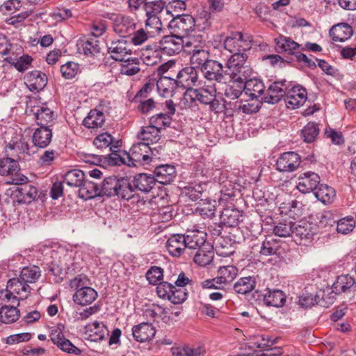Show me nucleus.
I'll return each instance as SVG.
<instances>
[{
    "label": "nucleus",
    "mask_w": 356,
    "mask_h": 356,
    "mask_svg": "<svg viewBox=\"0 0 356 356\" xmlns=\"http://www.w3.org/2000/svg\"><path fill=\"white\" fill-rule=\"evenodd\" d=\"M202 15L203 17H200L196 20L189 15H180L177 14L169 23V28L171 33L175 34L177 36H181V38H185L189 33L193 31L195 26V22H198V26H200V21H202V29H205L211 26L210 14L204 11Z\"/></svg>",
    "instance_id": "1"
},
{
    "label": "nucleus",
    "mask_w": 356,
    "mask_h": 356,
    "mask_svg": "<svg viewBox=\"0 0 356 356\" xmlns=\"http://www.w3.org/2000/svg\"><path fill=\"white\" fill-rule=\"evenodd\" d=\"M99 191L101 196L112 197L116 195L127 200L131 199L134 195L132 185L127 178L106 177L104 179L102 185L99 186Z\"/></svg>",
    "instance_id": "2"
},
{
    "label": "nucleus",
    "mask_w": 356,
    "mask_h": 356,
    "mask_svg": "<svg viewBox=\"0 0 356 356\" xmlns=\"http://www.w3.org/2000/svg\"><path fill=\"white\" fill-rule=\"evenodd\" d=\"M19 170V164L15 159L7 157L0 160V175L10 176L8 184H24L29 181L27 177L18 174Z\"/></svg>",
    "instance_id": "3"
},
{
    "label": "nucleus",
    "mask_w": 356,
    "mask_h": 356,
    "mask_svg": "<svg viewBox=\"0 0 356 356\" xmlns=\"http://www.w3.org/2000/svg\"><path fill=\"white\" fill-rule=\"evenodd\" d=\"M156 293L159 298L168 300L175 305L182 303L188 296L185 289L177 288L167 282H162L158 284Z\"/></svg>",
    "instance_id": "4"
},
{
    "label": "nucleus",
    "mask_w": 356,
    "mask_h": 356,
    "mask_svg": "<svg viewBox=\"0 0 356 356\" xmlns=\"http://www.w3.org/2000/svg\"><path fill=\"white\" fill-rule=\"evenodd\" d=\"M252 37L249 34L235 32L226 38L224 47L231 53L244 52L251 48Z\"/></svg>",
    "instance_id": "5"
},
{
    "label": "nucleus",
    "mask_w": 356,
    "mask_h": 356,
    "mask_svg": "<svg viewBox=\"0 0 356 356\" xmlns=\"http://www.w3.org/2000/svg\"><path fill=\"white\" fill-rule=\"evenodd\" d=\"M200 71L204 81H208L209 83L227 82L226 70H224L223 65L216 60H209V63L203 68H201Z\"/></svg>",
    "instance_id": "6"
},
{
    "label": "nucleus",
    "mask_w": 356,
    "mask_h": 356,
    "mask_svg": "<svg viewBox=\"0 0 356 356\" xmlns=\"http://www.w3.org/2000/svg\"><path fill=\"white\" fill-rule=\"evenodd\" d=\"M307 91L300 86H291L287 83L285 92V103L288 108L296 109L302 106L307 100Z\"/></svg>",
    "instance_id": "7"
},
{
    "label": "nucleus",
    "mask_w": 356,
    "mask_h": 356,
    "mask_svg": "<svg viewBox=\"0 0 356 356\" xmlns=\"http://www.w3.org/2000/svg\"><path fill=\"white\" fill-rule=\"evenodd\" d=\"M147 145L138 143L132 145L125 158H120V161L129 166H136L137 163H147L149 156L145 154L147 152Z\"/></svg>",
    "instance_id": "8"
},
{
    "label": "nucleus",
    "mask_w": 356,
    "mask_h": 356,
    "mask_svg": "<svg viewBox=\"0 0 356 356\" xmlns=\"http://www.w3.org/2000/svg\"><path fill=\"white\" fill-rule=\"evenodd\" d=\"M301 163L300 156L294 152L282 154L277 160L276 169L282 172H291L298 169Z\"/></svg>",
    "instance_id": "9"
},
{
    "label": "nucleus",
    "mask_w": 356,
    "mask_h": 356,
    "mask_svg": "<svg viewBox=\"0 0 356 356\" xmlns=\"http://www.w3.org/2000/svg\"><path fill=\"white\" fill-rule=\"evenodd\" d=\"M159 48L162 51L169 56L179 54L184 50V42L181 36H177L171 33V35L164 36L159 42Z\"/></svg>",
    "instance_id": "10"
},
{
    "label": "nucleus",
    "mask_w": 356,
    "mask_h": 356,
    "mask_svg": "<svg viewBox=\"0 0 356 356\" xmlns=\"http://www.w3.org/2000/svg\"><path fill=\"white\" fill-rule=\"evenodd\" d=\"M286 89V80L275 81L268 86L261 97V101L272 104L278 103L283 97H285Z\"/></svg>",
    "instance_id": "11"
},
{
    "label": "nucleus",
    "mask_w": 356,
    "mask_h": 356,
    "mask_svg": "<svg viewBox=\"0 0 356 356\" xmlns=\"http://www.w3.org/2000/svg\"><path fill=\"white\" fill-rule=\"evenodd\" d=\"M177 81L179 87L189 88L198 86L204 80L199 79L196 68L188 66L178 72Z\"/></svg>",
    "instance_id": "12"
},
{
    "label": "nucleus",
    "mask_w": 356,
    "mask_h": 356,
    "mask_svg": "<svg viewBox=\"0 0 356 356\" xmlns=\"http://www.w3.org/2000/svg\"><path fill=\"white\" fill-rule=\"evenodd\" d=\"M107 47L111 57L117 61H123L132 53L129 44L124 39L112 41Z\"/></svg>",
    "instance_id": "13"
},
{
    "label": "nucleus",
    "mask_w": 356,
    "mask_h": 356,
    "mask_svg": "<svg viewBox=\"0 0 356 356\" xmlns=\"http://www.w3.org/2000/svg\"><path fill=\"white\" fill-rule=\"evenodd\" d=\"M31 112L33 113L35 122L40 127L50 128L55 123L56 115L49 108L45 106H34Z\"/></svg>",
    "instance_id": "14"
},
{
    "label": "nucleus",
    "mask_w": 356,
    "mask_h": 356,
    "mask_svg": "<svg viewBox=\"0 0 356 356\" xmlns=\"http://www.w3.org/2000/svg\"><path fill=\"white\" fill-rule=\"evenodd\" d=\"M321 179L318 174L313 172H306L298 177L297 188L302 193H308L315 191L320 184Z\"/></svg>",
    "instance_id": "15"
},
{
    "label": "nucleus",
    "mask_w": 356,
    "mask_h": 356,
    "mask_svg": "<svg viewBox=\"0 0 356 356\" xmlns=\"http://www.w3.org/2000/svg\"><path fill=\"white\" fill-rule=\"evenodd\" d=\"M166 248L169 254L174 257H179L188 252L184 234H173L167 241Z\"/></svg>",
    "instance_id": "16"
},
{
    "label": "nucleus",
    "mask_w": 356,
    "mask_h": 356,
    "mask_svg": "<svg viewBox=\"0 0 356 356\" xmlns=\"http://www.w3.org/2000/svg\"><path fill=\"white\" fill-rule=\"evenodd\" d=\"M24 79L26 86L32 92H38L42 90L47 83L46 74L38 70L27 73Z\"/></svg>",
    "instance_id": "17"
},
{
    "label": "nucleus",
    "mask_w": 356,
    "mask_h": 356,
    "mask_svg": "<svg viewBox=\"0 0 356 356\" xmlns=\"http://www.w3.org/2000/svg\"><path fill=\"white\" fill-rule=\"evenodd\" d=\"M184 236L188 251L197 250L208 243L206 242L207 234L197 229H188Z\"/></svg>",
    "instance_id": "18"
},
{
    "label": "nucleus",
    "mask_w": 356,
    "mask_h": 356,
    "mask_svg": "<svg viewBox=\"0 0 356 356\" xmlns=\"http://www.w3.org/2000/svg\"><path fill=\"white\" fill-rule=\"evenodd\" d=\"M293 235L300 240L310 239L317 232L316 223L305 220L294 222Z\"/></svg>",
    "instance_id": "19"
},
{
    "label": "nucleus",
    "mask_w": 356,
    "mask_h": 356,
    "mask_svg": "<svg viewBox=\"0 0 356 356\" xmlns=\"http://www.w3.org/2000/svg\"><path fill=\"white\" fill-rule=\"evenodd\" d=\"M114 31L125 37L127 34H131L136 28V24L133 18L124 15H116L113 19Z\"/></svg>",
    "instance_id": "20"
},
{
    "label": "nucleus",
    "mask_w": 356,
    "mask_h": 356,
    "mask_svg": "<svg viewBox=\"0 0 356 356\" xmlns=\"http://www.w3.org/2000/svg\"><path fill=\"white\" fill-rule=\"evenodd\" d=\"M154 177L146 173H140L136 175L132 181L131 185L135 190L145 193H149L156 185Z\"/></svg>",
    "instance_id": "21"
},
{
    "label": "nucleus",
    "mask_w": 356,
    "mask_h": 356,
    "mask_svg": "<svg viewBox=\"0 0 356 356\" xmlns=\"http://www.w3.org/2000/svg\"><path fill=\"white\" fill-rule=\"evenodd\" d=\"M6 286L14 295H16L20 299V301L26 299L31 290L30 286L22 281L19 277L10 279L7 282Z\"/></svg>",
    "instance_id": "22"
},
{
    "label": "nucleus",
    "mask_w": 356,
    "mask_h": 356,
    "mask_svg": "<svg viewBox=\"0 0 356 356\" xmlns=\"http://www.w3.org/2000/svg\"><path fill=\"white\" fill-rule=\"evenodd\" d=\"M137 138L142 140L140 143H145L147 147L149 145L158 143L161 140L160 131L156 126H148L141 127L137 134Z\"/></svg>",
    "instance_id": "23"
},
{
    "label": "nucleus",
    "mask_w": 356,
    "mask_h": 356,
    "mask_svg": "<svg viewBox=\"0 0 356 356\" xmlns=\"http://www.w3.org/2000/svg\"><path fill=\"white\" fill-rule=\"evenodd\" d=\"M156 334L155 328L148 323H143L135 325L132 328V335L134 339L143 343L152 339Z\"/></svg>",
    "instance_id": "24"
},
{
    "label": "nucleus",
    "mask_w": 356,
    "mask_h": 356,
    "mask_svg": "<svg viewBox=\"0 0 356 356\" xmlns=\"http://www.w3.org/2000/svg\"><path fill=\"white\" fill-rule=\"evenodd\" d=\"M195 89V97L200 103L207 104L216 97V83L207 84L206 81H203Z\"/></svg>",
    "instance_id": "25"
},
{
    "label": "nucleus",
    "mask_w": 356,
    "mask_h": 356,
    "mask_svg": "<svg viewBox=\"0 0 356 356\" xmlns=\"http://www.w3.org/2000/svg\"><path fill=\"white\" fill-rule=\"evenodd\" d=\"M156 182L168 184L174 180L176 177L175 168L172 165H161L155 168L154 175Z\"/></svg>",
    "instance_id": "26"
},
{
    "label": "nucleus",
    "mask_w": 356,
    "mask_h": 356,
    "mask_svg": "<svg viewBox=\"0 0 356 356\" xmlns=\"http://www.w3.org/2000/svg\"><path fill=\"white\" fill-rule=\"evenodd\" d=\"M177 87H179L177 79L169 76H162L156 82V88L159 93L163 97L173 96Z\"/></svg>",
    "instance_id": "27"
},
{
    "label": "nucleus",
    "mask_w": 356,
    "mask_h": 356,
    "mask_svg": "<svg viewBox=\"0 0 356 356\" xmlns=\"http://www.w3.org/2000/svg\"><path fill=\"white\" fill-rule=\"evenodd\" d=\"M253 70L250 65L226 70L227 81L230 79L234 82L245 84L250 79Z\"/></svg>",
    "instance_id": "28"
},
{
    "label": "nucleus",
    "mask_w": 356,
    "mask_h": 356,
    "mask_svg": "<svg viewBox=\"0 0 356 356\" xmlns=\"http://www.w3.org/2000/svg\"><path fill=\"white\" fill-rule=\"evenodd\" d=\"M238 268L232 265L219 267L216 281L218 284L223 286V289L227 285L230 284L238 275Z\"/></svg>",
    "instance_id": "29"
},
{
    "label": "nucleus",
    "mask_w": 356,
    "mask_h": 356,
    "mask_svg": "<svg viewBox=\"0 0 356 356\" xmlns=\"http://www.w3.org/2000/svg\"><path fill=\"white\" fill-rule=\"evenodd\" d=\"M97 298V292L90 286L79 289L73 296V300L76 304L80 305H88L91 304Z\"/></svg>",
    "instance_id": "30"
},
{
    "label": "nucleus",
    "mask_w": 356,
    "mask_h": 356,
    "mask_svg": "<svg viewBox=\"0 0 356 356\" xmlns=\"http://www.w3.org/2000/svg\"><path fill=\"white\" fill-rule=\"evenodd\" d=\"M52 139V131L50 128L40 127L36 129L32 136V142L35 147L45 148Z\"/></svg>",
    "instance_id": "31"
},
{
    "label": "nucleus",
    "mask_w": 356,
    "mask_h": 356,
    "mask_svg": "<svg viewBox=\"0 0 356 356\" xmlns=\"http://www.w3.org/2000/svg\"><path fill=\"white\" fill-rule=\"evenodd\" d=\"M162 50L159 44L147 45L142 53V59L147 65H155L161 62Z\"/></svg>",
    "instance_id": "32"
},
{
    "label": "nucleus",
    "mask_w": 356,
    "mask_h": 356,
    "mask_svg": "<svg viewBox=\"0 0 356 356\" xmlns=\"http://www.w3.org/2000/svg\"><path fill=\"white\" fill-rule=\"evenodd\" d=\"M79 196L84 200H90L101 196L99 184L85 178L83 184L79 186Z\"/></svg>",
    "instance_id": "33"
},
{
    "label": "nucleus",
    "mask_w": 356,
    "mask_h": 356,
    "mask_svg": "<svg viewBox=\"0 0 356 356\" xmlns=\"http://www.w3.org/2000/svg\"><path fill=\"white\" fill-rule=\"evenodd\" d=\"M329 34L334 42H344L351 37L353 29L348 24H339L331 28Z\"/></svg>",
    "instance_id": "34"
},
{
    "label": "nucleus",
    "mask_w": 356,
    "mask_h": 356,
    "mask_svg": "<svg viewBox=\"0 0 356 356\" xmlns=\"http://www.w3.org/2000/svg\"><path fill=\"white\" fill-rule=\"evenodd\" d=\"M213 246L210 243L197 249L193 257L194 262L201 266L209 264L213 259Z\"/></svg>",
    "instance_id": "35"
},
{
    "label": "nucleus",
    "mask_w": 356,
    "mask_h": 356,
    "mask_svg": "<svg viewBox=\"0 0 356 356\" xmlns=\"http://www.w3.org/2000/svg\"><path fill=\"white\" fill-rule=\"evenodd\" d=\"M245 93L250 96L252 99H257L262 96L265 93V86L264 83L255 79H250L244 84Z\"/></svg>",
    "instance_id": "36"
},
{
    "label": "nucleus",
    "mask_w": 356,
    "mask_h": 356,
    "mask_svg": "<svg viewBox=\"0 0 356 356\" xmlns=\"http://www.w3.org/2000/svg\"><path fill=\"white\" fill-rule=\"evenodd\" d=\"M104 122V113L98 109H92L84 118L83 124L88 129H97L102 127Z\"/></svg>",
    "instance_id": "37"
},
{
    "label": "nucleus",
    "mask_w": 356,
    "mask_h": 356,
    "mask_svg": "<svg viewBox=\"0 0 356 356\" xmlns=\"http://www.w3.org/2000/svg\"><path fill=\"white\" fill-rule=\"evenodd\" d=\"M276 49L278 53H288L295 54L299 49L300 44L290 38L281 35L275 40Z\"/></svg>",
    "instance_id": "38"
},
{
    "label": "nucleus",
    "mask_w": 356,
    "mask_h": 356,
    "mask_svg": "<svg viewBox=\"0 0 356 356\" xmlns=\"http://www.w3.org/2000/svg\"><path fill=\"white\" fill-rule=\"evenodd\" d=\"M242 217L241 212L233 208H225L220 214V222L227 227H235Z\"/></svg>",
    "instance_id": "39"
},
{
    "label": "nucleus",
    "mask_w": 356,
    "mask_h": 356,
    "mask_svg": "<svg viewBox=\"0 0 356 356\" xmlns=\"http://www.w3.org/2000/svg\"><path fill=\"white\" fill-rule=\"evenodd\" d=\"M188 54L191 55L190 63L191 66L195 68H199L200 70L201 68H203L209 63V60H211L209 51L205 49L195 50V51L188 53Z\"/></svg>",
    "instance_id": "40"
},
{
    "label": "nucleus",
    "mask_w": 356,
    "mask_h": 356,
    "mask_svg": "<svg viewBox=\"0 0 356 356\" xmlns=\"http://www.w3.org/2000/svg\"><path fill=\"white\" fill-rule=\"evenodd\" d=\"M184 51L188 54L204 49L206 41L201 34H195L184 38Z\"/></svg>",
    "instance_id": "41"
},
{
    "label": "nucleus",
    "mask_w": 356,
    "mask_h": 356,
    "mask_svg": "<svg viewBox=\"0 0 356 356\" xmlns=\"http://www.w3.org/2000/svg\"><path fill=\"white\" fill-rule=\"evenodd\" d=\"M215 200H201L195 208V212L201 216L203 218H212L216 213Z\"/></svg>",
    "instance_id": "42"
},
{
    "label": "nucleus",
    "mask_w": 356,
    "mask_h": 356,
    "mask_svg": "<svg viewBox=\"0 0 356 356\" xmlns=\"http://www.w3.org/2000/svg\"><path fill=\"white\" fill-rule=\"evenodd\" d=\"M280 247V241L272 236H267L261 245L259 253L266 257L275 255L278 253Z\"/></svg>",
    "instance_id": "43"
},
{
    "label": "nucleus",
    "mask_w": 356,
    "mask_h": 356,
    "mask_svg": "<svg viewBox=\"0 0 356 356\" xmlns=\"http://www.w3.org/2000/svg\"><path fill=\"white\" fill-rule=\"evenodd\" d=\"M255 286L256 279L254 277H243L234 284V290L238 294L245 295L253 291Z\"/></svg>",
    "instance_id": "44"
},
{
    "label": "nucleus",
    "mask_w": 356,
    "mask_h": 356,
    "mask_svg": "<svg viewBox=\"0 0 356 356\" xmlns=\"http://www.w3.org/2000/svg\"><path fill=\"white\" fill-rule=\"evenodd\" d=\"M264 302L268 306L282 307L286 302V296L281 290H268L264 295Z\"/></svg>",
    "instance_id": "45"
},
{
    "label": "nucleus",
    "mask_w": 356,
    "mask_h": 356,
    "mask_svg": "<svg viewBox=\"0 0 356 356\" xmlns=\"http://www.w3.org/2000/svg\"><path fill=\"white\" fill-rule=\"evenodd\" d=\"M21 186L17 187L16 192L18 193L17 196L19 198V202L24 203L31 202L37 196V188L26 182L24 184H19Z\"/></svg>",
    "instance_id": "46"
},
{
    "label": "nucleus",
    "mask_w": 356,
    "mask_h": 356,
    "mask_svg": "<svg viewBox=\"0 0 356 356\" xmlns=\"http://www.w3.org/2000/svg\"><path fill=\"white\" fill-rule=\"evenodd\" d=\"M17 305L0 307V322L6 324L17 321L19 318V310Z\"/></svg>",
    "instance_id": "47"
},
{
    "label": "nucleus",
    "mask_w": 356,
    "mask_h": 356,
    "mask_svg": "<svg viewBox=\"0 0 356 356\" xmlns=\"http://www.w3.org/2000/svg\"><path fill=\"white\" fill-rule=\"evenodd\" d=\"M315 197L322 203H332L335 197V191L327 184H319L314 192Z\"/></svg>",
    "instance_id": "48"
},
{
    "label": "nucleus",
    "mask_w": 356,
    "mask_h": 356,
    "mask_svg": "<svg viewBox=\"0 0 356 356\" xmlns=\"http://www.w3.org/2000/svg\"><path fill=\"white\" fill-rule=\"evenodd\" d=\"M294 222L284 220L276 223L273 229V234L279 237L286 238L293 235Z\"/></svg>",
    "instance_id": "49"
},
{
    "label": "nucleus",
    "mask_w": 356,
    "mask_h": 356,
    "mask_svg": "<svg viewBox=\"0 0 356 356\" xmlns=\"http://www.w3.org/2000/svg\"><path fill=\"white\" fill-rule=\"evenodd\" d=\"M84 172L79 169H74L66 172L63 177V182L71 187H79L85 179Z\"/></svg>",
    "instance_id": "50"
},
{
    "label": "nucleus",
    "mask_w": 356,
    "mask_h": 356,
    "mask_svg": "<svg viewBox=\"0 0 356 356\" xmlns=\"http://www.w3.org/2000/svg\"><path fill=\"white\" fill-rule=\"evenodd\" d=\"M120 72L122 74L133 76L138 73L140 70L139 67L140 59L138 58H128L122 61Z\"/></svg>",
    "instance_id": "51"
},
{
    "label": "nucleus",
    "mask_w": 356,
    "mask_h": 356,
    "mask_svg": "<svg viewBox=\"0 0 356 356\" xmlns=\"http://www.w3.org/2000/svg\"><path fill=\"white\" fill-rule=\"evenodd\" d=\"M206 350L203 346H184L173 350V356H204Z\"/></svg>",
    "instance_id": "52"
},
{
    "label": "nucleus",
    "mask_w": 356,
    "mask_h": 356,
    "mask_svg": "<svg viewBox=\"0 0 356 356\" xmlns=\"http://www.w3.org/2000/svg\"><path fill=\"white\" fill-rule=\"evenodd\" d=\"M6 147L10 149H16L20 154H31V149L28 142L21 135H17L8 143Z\"/></svg>",
    "instance_id": "53"
},
{
    "label": "nucleus",
    "mask_w": 356,
    "mask_h": 356,
    "mask_svg": "<svg viewBox=\"0 0 356 356\" xmlns=\"http://www.w3.org/2000/svg\"><path fill=\"white\" fill-rule=\"evenodd\" d=\"M41 275V270L37 266H26L22 268L19 277L27 283L35 282Z\"/></svg>",
    "instance_id": "54"
},
{
    "label": "nucleus",
    "mask_w": 356,
    "mask_h": 356,
    "mask_svg": "<svg viewBox=\"0 0 356 356\" xmlns=\"http://www.w3.org/2000/svg\"><path fill=\"white\" fill-rule=\"evenodd\" d=\"M79 49L86 56H95L100 51L99 41L96 38L83 40L79 44Z\"/></svg>",
    "instance_id": "55"
},
{
    "label": "nucleus",
    "mask_w": 356,
    "mask_h": 356,
    "mask_svg": "<svg viewBox=\"0 0 356 356\" xmlns=\"http://www.w3.org/2000/svg\"><path fill=\"white\" fill-rule=\"evenodd\" d=\"M145 29L154 38L162 31L163 24L158 16H147Z\"/></svg>",
    "instance_id": "56"
},
{
    "label": "nucleus",
    "mask_w": 356,
    "mask_h": 356,
    "mask_svg": "<svg viewBox=\"0 0 356 356\" xmlns=\"http://www.w3.org/2000/svg\"><path fill=\"white\" fill-rule=\"evenodd\" d=\"M247 58L248 56L244 52H236L233 54L227 62L226 70L248 66L249 65L247 63Z\"/></svg>",
    "instance_id": "57"
},
{
    "label": "nucleus",
    "mask_w": 356,
    "mask_h": 356,
    "mask_svg": "<svg viewBox=\"0 0 356 356\" xmlns=\"http://www.w3.org/2000/svg\"><path fill=\"white\" fill-rule=\"evenodd\" d=\"M355 284L353 277L348 275H343L337 277L333 287L337 292H347Z\"/></svg>",
    "instance_id": "58"
},
{
    "label": "nucleus",
    "mask_w": 356,
    "mask_h": 356,
    "mask_svg": "<svg viewBox=\"0 0 356 356\" xmlns=\"http://www.w3.org/2000/svg\"><path fill=\"white\" fill-rule=\"evenodd\" d=\"M319 134L318 124L313 122L307 123L302 129V137L305 142L312 143Z\"/></svg>",
    "instance_id": "59"
},
{
    "label": "nucleus",
    "mask_w": 356,
    "mask_h": 356,
    "mask_svg": "<svg viewBox=\"0 0 356 356\" xmlns=\"http://www.w3.org/2000/svg\"><path fill=\"white\" fill-rule=\"evenodd\" d=\"M261 101L254 100L252 99L250 102H236L234 109L241 111L243 113L251 114L257 112L261 108Z\"/></svg>",
    "instance_id": "60"
},
{
    "label": "nucleus",
    "mask_w": 356,
    "mask_h": 356,
    "mask_svg": "<svg viewBox=\"0 0 356 356\" xmlns=\"http://www.w3.org/2000/svg\"><path fill=\"white\" fill-rule=\"evenodd\" d=\"M172 118L170 115L165 113L156 114L149 119V124L156 126V129L161 132V129L169 127L171 124Z\"/></svg>",
    "instance_id": "61"
},
{
    "label": "nucleus",
    "mask_w": 356,
    "mask_h": 356,
    "mask_svg": "<svg viewBox=\"0 0 356 356\" xmlns=\"http://www.w3.org/2000/svg\"><path fill=\"white\" fill-rule=\"evenodd\" d=\"M20 299L14 295L7 287L0 291V306L19 305Z\"/></svg>",
    "instance_id": "62"
},
{
    "label": "nucleus",
    "mask_w": 356,
    "mask_h": 356,
    "mask_svg": "<svg viewBox=\"0 0 356 356\" xmlns=\"http://www.w3.org/2000/svg\"><path fill=\"white\" fill-rule=\"evenodd\" d=\"M187 0H170L165 5L167 13L170 14L173 18L177 14L184 11L186 8V1Z\"/></svg>",
    "instance_id": "63"
},
{
    "label": "nucleus",
    "mask_w": 356,
    "mask_h": 356,
    "mask_svg": "<svg viewBox=\"0 0 356 356\" xmlns=\"http://www.w3.org/2000/svg\"><path fill=\"white\" fill-rule=\"evenodd\" d=\"M60 72L64 78L71 79L80 72L79 65L75 62H67L60 67Z\"/></svg>",
    "instance_id": "64"
}]
</instances>
